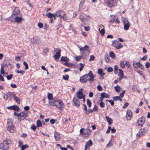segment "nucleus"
<instances>
[{
	"mask_svg": "<svg viewBox=\"0 0 150 150\" xmlns=\"http://www.w3.org/2000/svg\"><path fill=\"white\" fill-rule=\"evenodd\" d=\"M107 4L108 6L110 7H112L113 6V2L108 0V1Z\"/></svg>",
	"mask_w": 150,
	"mask_h": 150,
	"instance_id": "nucleus-29",
	"label": "nucleus"
},
{
	"mask_svg": "<svg viewBox=\"0 0 150 150\" xmlns=\"http://www.w3.org/2000/svg\"><path fill=\"white\" fill-rule=\"evenodd\" d=\"M79 18L81 21L82 22H84V21L86 20L87 21V19L85 18L83 16L81 15H80L79 16Z\"/></svg>",
	"mask_w": 150,
	"mask_h": 150,
	"instance_id": "nucleus-27",
	"label": "nucleus"
},
{
	"mask_svg": "<svg viewBox=\"0 0 150 150\" xmlns=\"http://www.w3.org/2000/svg\"><path fill=\"white\" fill-rule=\"evenodd\" d=\"M97 89L99 91H102L103 89L102 87L100 85L98 86Z\"/></svg>",
	"mask_w": 150,
	"mask_h": 150,
	"instance_id": "nucleus-64",
	"label": "nucleus"
},
{
	"mask_svg": "<svg viewBox=\"0 0 150 150\" xmlns=\"http://www.w3.org/2000/svg\"><path fill=\"white\" fill-rule=\"evenodd\" d=\"M62 18H63L64 20L66 21L67 22H69L70 21L69 17L67 16H63V17Z\"/></svg>",
	"mask_w": 150,
	"mask_h": 150,
	"instance_id": "nucleus-37",
	"label": "nucleus"
},
{
	"mask_svg": "<svg viewBox=\"0 0 150 150\" xmlns=\"http://www.w3.org/2000/svg\"><path fill=\"white\" fill-rule=\"evenodd\" d=\"M46 16L49 18H52V13H47L46 14Z\"/></svg>",
	"mask_w": 150,
	"mask_h": 150,
	"instance_id": "nucleus-50",
	"label": "nucleus"
},
{
	"mask_svg": "<svg viewBox=\"0 0 150 150\" xmlns=\"http://www.w3.org/2000/svg\"><path fill=\"white\" fill-rule=\"evenodd\" d=\"M132 112L131 110H128L127 111L126 117L127 119H128V117H129V119L132 116Z\"/></svg>",
	"mask_w": 150,
	"mask_h": 150,
	"instance_id": "nucleus-22",
	"label": "nucleus"
},
{
	"mask_svg": "<svg viewBox=\"0 0 150 150\" xmlns=\"http://www.w3.org/2000/svg\"><path fill=\"white\" fill-rule=\"evenodd\" d=\"M84 0H81L79 4V7H81L84 4Z\"/></svg>",
	"mask_w": 150,
	"mask_h": 150,
	"instance_id": "nucleus-61",
	"label": "nucleus"
},
{
	"mask_svg": "<svg viewBox=\"0 0 150 150\" xmlns=\"http://www.w3.org/2000/svg\"><path fill=\"white\" fill-rule=\"evenodd\" d=\"M74 103L76 106L77 107H79L80 105L79 100L76 98H74L73 99Z\"/></svg>",
	"mask_w": 150,
	"mask_h": 150,
	"instance_id": "nucleus-13",
	"label": "nucleus"
},
{
	"mask_svg": "<svg viewBox=\"0 0 150 150\" xmlns=\"http://www.w3.org/2000/svg\"><path fill=\"white\" fill-rule=\"evenodd\" d=\"M82 57V56H78L75 57V59L76 61H79Z\"/></svg>",
	"mask_w": 150,
	"mask_h": 150,
	"instance_id": "nucleus-46",
	"label": "nucleus"
},
{
	"mask_svg": "<svg viewBox=\"0 0 150 150\" xmlns=\"http://www.w3.org/2000/svg\"><path fill=\"white\" fill-rule=\"evenodd\" d=\"M23 65L25 66V69H27L28 68V66L27 63L25 62H23Z\"/></svg>",
	"mask_w": 150,
	"mask_h": 150,
	"instance_id": "nucleus-48",
	"label": "nucleus"
},
{
	"mask_svg": "<svg viewBox=\"0 0 150 150\" xmlns=\"http://www.w3.org/2000/svg\"><path fill=\"white\" fill-rule=\"evenodd\" d=\"M122 21L124 25V29L126 30H128L130 26V23L127 19L124 17L122 18Z\"/></svg>",
	"mask_w": 150,
	"mask_h": 150,
	"instance_id": "nucleus-5",
	"label": "nucleus"
},
{
	"mask_svg": "<svg viewBox=\"0 0 150 150\" xmlns=\"http://www.w3.org/2000/svg\"><path fill=\"white\" fill-rule=\"evenodd\" d=\"M79 64L80 66H81V67H80L79 69V70L80 71H81L82 69H83L84 65V64H82L81 63H80Z\"/></svg>",
	"mask_w": 150,
	"mask_h": 150,
	"instance_id": "nucleus-41",
	"label": "nucleus"
},
{
	"mask_svg": "<svg viewBox=\"0 0 150 150\" xmlns=\"http://www.w3.org/2000/svg\"><path fill=\"white\" fill-rule=\"evenodd\" d=\"M48 98L49 100H51L52 98V94L48 93Z\"/></svg>",
	"mask_w": 150,
	"mask_h": 150,
	"instance_id": "nucleus-54",
	"label": "nucleus"
},
{
	"mask_svg": "<svg viewBox=\"0 0 150 150\" xmlns=\"http://www.w3.org/2000/svg\"><path fill=\"white\" fill-rule=\"evenodd\" d=\"M57 13V16L61 18L65 15L64 12L62 10H59Z\"/></svg>",
	"mask_w": 150,
	"mask_h": 150,
	"instance_id": "nucleus-11",
	"label": "nucleus"
},
{
	"mask_svg": "<svg viewBox=\"0 0 150 150\" xmlns=\"http://www.w3.org/2000/svg\"><path fill=\"white\" fill-rule=\"evenodd\" d=\"M110 56L112 58H115V54L114 53L112 52H111L109 54Z\"/></svg>",
	"mask_w": 150,
	"mask_h": 150,
	"instance_id": "nucleus-40",
	"label": "nucleus"
},
{
	"mask_svg": "<svg viewBox=\"0 0 150 150\" xmlns=\"http://www.w3.org/2000/svg\"><path fill=\"white\" fill-rule=\"evenodd\" d=\"M84 77L86 79V82L89 80L91 81L94 80V76L91 71H89L88 74L84 75Z\"/></svg>",
	"mask_w": 150,
	"mask_h": 150,
	"instance_id": "nucleus-6",
	"label": "nucleus"
},
{
	"mask_svg": "<svg viewBox=\"0 0 150 150\" xmlns=\"http://www.w3.org/2000/svg\"><path fill=\"white\" fill-rule=\"evenodd\" d=\"M29 146L27 144H25L23 145H22L21 146V150H24L26 148L28 147Z\"/></svg>",
	"mask_w": 150,
	"mask_h": 150,
	"instance_id": "nucleus-42",
	"label": "nucleus"
},
{
	"mask_svg": "<svg viewBox=\"0 0 150 150\" xmlns=\"http://www.w3.org/2000/svg\"><path fill=\"white\" fill-rule=\"evenodd\" d=\"M93 111V109H88L87 111V110L86 111L85 114L86 115H88L90 113L92 112Z\"/></svg>",
	"mask_w": 150,
	"mask_h": 150,
	"instance_id": "nucleus-44",
	"label": "nucleus"
},
{
	"mask_svg": "<svg viewBox=\"0 0 150 150\" xmlns=\"http://www.w3.org/2000/svg\"><path fill=\"white\" fill-rule=\"evenodd\" d=\"M13 96L15 100L18 103H20V100L18 97H17V96L15 95L14 93V96Z\"/></svg>",
	"mask_w": 150,
	"mask_h": 150,
	"instance_id": "nucleus-35",
	"label": "nucleus"
},
{
	"mask_svg": "<svg viewBox=\"0 0 150 150\" xmlns=\"http://www.w3.org/2000/svg\"><path fill=\"white\" fill-rule=\"evenodd\" d=\"M60 56V53H56L54 55V57L55 59H58Z\"/></svg>",
	"mask_w": 150,
	"mask_h": 150,
	"instance_id": "nucleus-30",
	"label": "nucleus"
},
{
	"mask_svg": "<svg viewBox=\"0 0 150 150\" xmlns=\"http://www.w3.org/2000/svg\"><path fill=\"white\" fill-rule=\"evenodd\" d=\"M105 61L107 63L109 62L110 61V58L109 56L108 55H105Z\"/></svg>",
	"mask_w": 150,
	"mask_h": 150,
	"instance_id": "nucleus-34",
	"label": "nucleus"
},
{
	"mask_svg": "<svg viewBox=\"0 0 150 150\" xmlns=\"http://www.w3.org/2000/svg\"><path fill=\"white\" fill-rule=\"evenodd\" d=\"M13 77V75L11 74H10L9 75H7V79L8 80H10Z\"/></svg>",
	"mask_w": 150,
	"mask_h": 150,
	"instance_id": "nucleus-55",
	"label": "nucleus"
},
{
	"mask_svg": "<svg viewBox=\"0 0 150 150\" xmlns=\"http://www.w3.org/2000/svg\"><path fill=\"white\" fill-rule=\"evenodd\" d=\"M42 124L41 121L39 120H38L37 122V127H42Z\"/></svg>",
	"mask_w": 150,
	"mask_h": 150,
	"instance_id": "nucleus-32",
	"label": "nucleus"
},
{
	"mask_svg": "<svg viewBox=\"0 0 150 150\" xmlns=\"http://www.w3.org/2000/svg\"><path fill=\"white\" fill-rule=\"evenodd\" d=\"M140 64L141 63L139 62H136L135 61H134L133 62V65L134 67L136 68L139 67Z\"/></svg>",
	"mask_w": 150,
	"mask_h": 150,
	"instance_id": "nucleus-20",
	"label": "nucleus"
},
{
	"mask_svg": "<svg viewBox=\"0 0 150 150\" xmlns=\"http://www.w3.org/2000/svg\"><path fill=\"white\" fill-rule=\"evenodd\" d=\"M115 89L117 92H118L120 90V88L119 85H117L115 87Z\"/></svg>",
	"mask_w": 150,
	"mask_h": 150,
	"instance_id": "nucleus-38",
	"label": "nucleus"
},
{
	"mask_svg": "<svg viewBox=\"0 0 150 150\" xmlns=\"http://www.w3.org/2000/svg\"><path fill=\"white\" fill-rule=\"evenodd\" d=\"M100 32V33L101 34L102 36H103L104 34L105 31L104 29L99 30Z\"/></svg>",
	"mask_w": 150,
	"mask_h": 150,
	"instance_id": "nucleus-52",
	"label": "nucleus"
},
{
	"mask_svg": "<svg viewBox=\"0 0 150 150\" xmlns=\"http://www.w3.org/2000/svg\"><path fill=\"white\" fill-rule=\"evenodd\" d=\"M98 73L100 74V75H102V76H104L105 74L103 72V70L101 69H99L98 71Z\"/></svg>",
	"mask_w": 150,
	"mask_h": 150,
	"instance_id": "nucleus-33",
	"label": "nucleus"
},
{
	"mask_svg": "<svg viewBox=\"0 0 150 150\" xmlns=\"http://www.w3.org/2000/svg\"><path fill=\"white\" fill-rule=\"evenodd\" d=\"M93 145V142L91 139H90L86 143V144L85 146V150H86L88 148Z\"/></svg>",
	"mask_w": 150,
	"mask_h": 150,
	"instance_id": "nucleus-10",
	"label": "nucleus"
},
{
	"mask_svg": "<svg viewBox=\"0 0 150 150\" xmlns=\"http://www.w3.org/2000/svg\"><path fill=\"white\" fill-rule=\"evenodd\" d=\"M50 103L52 106H56L61 110H62L64 108V105L62 101L60 100H53L50 102Z\"/></svg>",
	"mask_w": 150,
	"mask_h": 150,
	"instance_id": "nucleus-1",
	"label": "nucleus"
},
{
	"mask_svg": "<svg viewBox=\"0 0 150 150\" xmlns=\"http://www.w3.org/2000/svg\"><path fill=\"white\" fill-rule=\"evenodd\" d=\"M125 65V66H127L128 68H129L130 67V65L128 61L126 62Z\"/></svg>",
	"mask_w": 150,
	"mask_h": 150,
	"instance_id": "nucleus-63",
	"label": "nucleus"
},
{
	"mask_svg": "<svg viewBox=\"0 0 150 150\" xmlns=\"http://www.w3.org/2000/svg\"><path fill=\"white\" fill-rule=\"evenodd\" d=\"M100 96L103 97L104 98H108L110 97V95L108 94L103 92L101 93Z\"/></svg>",
	"mask_w": 150,
	"mask_h": 150,
	"instance_id": "nucleus-26",
	"label": "nucleus"
},
{
	"mask_svg": "<svg viewBox=\"0 0 150 150\" xmlns=\"http://www.w3.org/2000/svg\"><path fill=\"white\" fill-rule=\"evenodd\" d=\"M98 108L97 106L96 105H95L94 108H93V110L94 111H98Z\"/></svg>",
	"mask_w": 150,
	"mask_h": 150,
	"instance_id": "nucleus-56",
	"label": "nucleus"
},
{
	"mask_svg": "<svg viewBox=\"0 0 150 150\" xmlns=\"http://www.w3.org/2000/svg\"><path fill=\"white\" fill-rule=\"evenodd\" d=\"M99 104H100V106L101 107H102L103 108H104V107H105V104L103 102H101Z\"/></svg>",
	"mask_w": 150,
	"mask_h": 150,
	"instance_id": "nucleus-57",
	"label": "nucleus"
},
{
	"mask_svg": "<svg viewBox=\"0 0 150 150\" xmlns=\"http://www.w3.org/2000/svg\"><path fill=\"white\" fill-rule=\"evenodd\" d=\"M87 105L89 106V107H91V103L89 99H88L87 100Z\"/></svg>",
	"mask_w": 150,
	"mask_h": 150,
	"instance_id": "nucleus-39",
	"label": "nucleus"
},
{
	"mask_svg": "<svg viewBox=\"0 0 150 150\" xmlns=\"http://www.w3.org/2000/svg\"><path fill=\"white\" fill-rule=\"evenodd\" d=\"M69 61V59L67 57H62L60 59V61Z\"/></svg>",
	"mask_w": 150,
	"mask_h": 150,
	"instance_id": "nucleus-31",
	"label": "nucleus"
},
{
	"mask_svg": "<svg viewBox=\"0 0 150 150\" xmlns=\"http://www.w3.org/2000/svg\"><path fill=\"white\" fill-rule=\"evenodd\" d=\"M11 143V141L9 139H7L4 141L0 144V149L8 150L9 148Z\"/></svg>",
	"mask_w": 150,
	"mask_h": 150,
	"instance_id": "nucleus-3",
	"label": "nucleus"
},
{
	"mask_svg": "<svg viewBox=\"0 0 150 150\" xmlns=\"http://www.w3.org/2000/svg\"><path fill=\"white\" fill-rule=\"evenodd\" d=\"M54 51L55 52H56V53H61V50L60 48H55Z\"/></svg>",
	"mask_w": 150,
	"mask_h": 150,
	"instance_id": "nucleus-36",
	"label": "nucleus"
},
{
	"mask_svg": "<svg viewBox=\"0 0 150 150\" xmlns=\"http://www.w3.org/2000/svg\"><path fill=\"white\" fill-rule=\"evenodd\" d=\"M54 137L56 141H59L60 139V137L59 134H58L56 131L54 132Z\"/></svg>",
	"mask_w": 150,
	"mask_h": 150,
	"instance_id": "nucleus-17",
	"label": "nucleus"
},
{
	"mask_svg": "<svg viewBox=\"0 0 150 150\" xmlns=\"http://www.w3.org/2000/svg\"><path fill=\"white\" fill-rule=\"evenodd\" d=\"M16 72L18 74L20 73L21 75H23L25 73V71L23 70H21V71L17 70Z\"/></svg>",
	"mask_w": 150,
	"mask_h": 150,
	"instance_id": "nucleus-43",
	"label": "nucleus"
},
{
	"mask_svg": "<svg viewBox=\"0 0 150 150\" xmlns=\"http://www.w3.org/2000/svg\"><path fill=\"white\" fill-rule=\"evenodd\" d=\"M106 101L108 102L111 104V105L112 106L114 104V102L112 100H107Z\"/></svg>",
	"mask_w": 150,
	"mask_h": 150,
	"instance_id": "nucleus-49",
	"label": "nucleus"
},
{
	"mask_svg": "<svg viewBox=\"0 0 150 150\" xmlns=\"http://www.w3.org/2000/svg\"><path fill=\"white\" fill-rule=\"evenodd\" d=\"M14 19L16 22L20 23L22 21V18L21 17L16 16Z\"/></svg>",
	"mask_w": 150,
	"mask_h": 150,
	"instance_id": "nucleus-23",
	"label": "nucleus"
},
{
	"mask_svg": "<svg viewBox=\"0 0 150 150\" xmlns=\"http://www.w3.org/2000/svg\"><path fill=\"white\" fill-rule=\"evenodd\" d=\"M14 93L13 92H8L4 94L3 98L4 99L6 100L8 98H11L12 96H13Z\"/></svg>",
	"mask_w": 150,
	"mask_h": 150,
	"instance_id": "nucleus-8",
	"label": "nucleus"
},
{
	"mask_svg": "<svg viewBox=\"0 0 150 150\" xmlns=\"http://www.w3.org/2000/svg\"><path fill=\"white\" fill-rule=\"evenodd\" d=\"M80 80L81 82L83 83L86 82V79L84 77V75L81 76L80 77Z\"/></svg>",
	"mask_w": 150,
	"mask_h": 150,
	"instance_id": "nucleus-25",
	"label": "nucleus"
},
{
	"mask_svg": "<svg viewBox=\"0 0 150 150\" xmlns=\"http://www.w3.org/2000/svg\"><path fill=\"white\" fill-rule=\"evenodd\" d=\"M7 108L8 109L13 110L17 111H18L20 110L19 108L17 105L8 106L7 107Z\"/></svg>",
	"mask_w": 150,
	"mask_h": 150,
	"instance_id": "nucleus-12",
	"label": "nucleus"
},
{
	"mask_svg": "<svg viewBox=\"0 0 150 150\" xmlns=\"http://www.w3.org/2000/svg\"><path fill=\"white\" fill-rule=\"evenodd\" d=\"M65 64L69 67H71L73 65L71 63L68 62H65Z\"/></svg>",
	"mask_w": 150,
	"mask_h": 150,
	"instance_id": "nucleus-58",
	"label": "nucleus"
},
{
	"mask_svg": "<svg viewBox=\"0 0 150 150\" xmlns=\"http://www.w3.org/2000/svg\"><path fill=\"white\" fill-rule=\"evenodd\" d=\"M6 126L7 130L10 132H13L15 130L13 123L10 119L8 120Z\"/></svg>",
	"mask_w": 150,
	"mask_h": 150,
	"instance_id": "nucleus-4",
	"label": "nucleus"
},
{
	"mask_svg": "<svg viewBox=\"0 0 150 150\" xmlns=\"http://www.w3.org/2000/svg\"><path fill=\"white\" fill-rule=\"evenodd\" d=\"M89 47L87 45H85L83 47H81L80 50L82 51L81 54L83 59H86L87 58L90 53L88 50Z\"/></svg>",
	"mask_w": 150,
	"mask_h": 150,
	"instance_id": "nucleus-2",
	"label": "nucleus"
},
{
	"mask_svg": "<svg viewBox=\"0 0 150 150\" xmlns=\"http://www.w3.org/2000/svg\"><path fill=\"white\" fill-rule=\"evenodd\" d=\"M76 94H77V98L79 99H82L83 97L85 95H83L81 91H79L77 92Z\"/></svg>",
	"mask_w": 150,
	"mask_h": 150,
	"instance_id": "nucleus-15",
	"label": "nucleus"
},
{
	"mask_svg": "<svg viewBox=\"0 0 150 150\" xmlns=\"http://www.w3.org/2000/svg\"><path fill=\"white\" fill-rule=\"evenodd\" d=\"M91 133V131L89 129H85L83 132V135H88Z\"/></svg>",
	"mask_w": 150,
	"mask_h": 150,
	"instance_id": "nucleus-18",
	"label": "nucleus"
},
{
	"mask_svg": "<svg viewBox=\"0 0 150 150\" xmlns=\"http://www.w3.org/2000/svg\"><path fill=\"white\" fill-rule=\"evenodd\" d=\"M31 41L32 43L35 44L38 42L39 40L38 39L33 38L31 39Z\"/></svg>",
	"mask_w": 150,
	"mask_h": 150,
	"instance_id": "nucleus-28",
	"label": "nucleus"
},
{
	"mask_svg": "<svg viewBox=\"0 0 150 150\" xmlns=\"http://www.w3.org/2000/svg\"><path fill=\"white\" fill-rule=\"evenodd\" d=\"M120 65L121 67L122 68H124L125 67V65L124 64V62L123 61H122L121 62Z\"/></svg>",
	"mask_w": 150,
	"mask_h": 150,
	"instance_id": "nucleus-62",
	"label": "nucleus"
},
{
	"mask_svg": "<svg viewBox=\"0 0 150 150\" xmlns=\"http://www.w3.org/2000/svg\"><path fill=\"white\" fill-rule=\"evenodd\" d=\"M43 25V24L39 22L38 23V26L40 28H42Z\"/></svg>",
	"mask_w": 150,
	"mask_h": 150,
	"instance_id": "nucleus-59",
	"label": "nucleus"
},
{
	"mask_svg": "<svg viewBox=\"0 0 150 150\" xmlns=\"http://www.w3.org/2000/svg\"><path fill=\"white\" fill-rule=\"evenodd\" d=\"M106 119L109 125H111L112 124V120L108 116L106 117Z\"/></svg>",
	"mask_w": 150,
	"mask_h": 150,
	"instance_id": "nucleus-24",
	"label": "nucleus"
},
{
	"mask_svg": "<svg viewBox=\"0 0 150 150\" xmlns=\"http://www.w3.org/2000/svg\"><path fill=\"white\" fill-rule=\"evenodd\" d=\"M119 98V96H116L113 97L112 98L113 100L114 101H116L117 100H118Z\"/></svg>",
	"mask_w": 150,
	"mask_h": 150,
	"instance_id": "nucleus-51",
	"label": "nucleus"
},
{
	"mask_svg": "<svg viewBox=\"0 0 150 150\" xmlns=\"http://www.w3.org/2000/svg\"><path fill=\"white\" fill-rule=\"evenodd\" d=\"M69 75L67 74L64 75L62 76L63 79L65 80H67L69 79Z\"/></svg>",
	"mask_w": 150,
	"mask_h": 150,
	"instance_id": "nucleus-47",
	"label": "nucleus"
},
{
	"mask_svg": "<svg viewBox=\"0 0 150 150\" xmlns=\"http://www.w3.org/2000/svg\"><path fill=\"white\" fill-rule=\"evenodd\" d=\"M144 129H141L139 132L137 134V135L138 137H140L142 136V135L144 134Z\"/></svg>",
	"mask_w": 150,
	"mask_h": 150,
	"instance_id": "nucleus-21",
	"label": "nucleus"
},
{
	"mask_svg": "<svg viewBox=\"0 0 150 150\" xmlns=\"http://www.w3.org/2000/svg\"><path fill=\"white\" fill-rule=\"evenodd\" d=\"M20 13L19 9L18 7H16L13 13V15L15 16L18 15Z\"/></svg>",
	"mask_w": 150,
	"mask_h": 150,
	"instance_id": "nucleus-16",
	"label": "nucleus"
},
{
	"mask_svg": "<svg viewBox=\"0 0 150 150\" xmlns=\"http://www.w3.org/2000/svg\"><path fill=\"white\" fill-rule=\"evenodd\" d=\"M119 72L118 74V76L120 77L119 79L120 81L123 78L124 74L123 71L122 69H119Z\"/></svg>",
	"mask_w": 150,
	"mask_h": 150,
	"instance_id": "nucleus-14",
	"label": "nucleus"
},
{
	"mask_svg": "<svg viewBox=\"0 0 150 150\" xmlns=\"http://www.w3.org/2000/svg\"><path fill=\"white\" fill-rule=\"evenodd\" d=\"M145 118L144 117H140L138 121L137 122L138 125L142 126L145 122Z\"/></svg>",
	"mask_w": 150,
	"mask_h": 150,
	"instance_id": "nucleus-9",
	"label": "nucleus"
},
{
	"mask_svg": "<svg viewBox=\"0 0 150 150\" xmlns=\"http://www.w3.org/2000/svg\"><path fill=\"white\" fill-rule=\"evenodd\" d=\"M112 45L115 48L118 49H121L123 47L122 44L117 40L114 41Z\"/></svg>",
	"mask_w": 150,
	"mask_h": 150,
	"instance_id": "nucleus-7",
	"label": "nucleus"
},
{
	"mask_svg": "<svg viewBox=\"0 0 150 150\" xmlns=\"http://www.w3.org/2000/svg\"><path fill=\"white\" fill-rule=\"evenodd\" d=\"M125 92V90H123L122 92L120 94V96L122 98H123Z\"/></svg>",
	"mask_w": 150,
	"mask_h": 150,
	"instance_id": "nucleus-53",
	"label": "nucleus"
},
{
	"mask_svg": "<svg viewBox=\"0 0 150 150\" xmlns=\"http://www.w3.org/2000/svg\"><path fill=\"white\" fill-rule=\"evenodd\" d=\"M26 117L24 116L23 113L22 112L20 113L19 117H18V120L20 121L24 120Z\"/></svg>",
	"mask_w": 150,
	"mask_h": 150,
	"instance_id": "nucleus-19",
	"label": "nucleus"
},
{
	"mask_svg": "<svg viewBox=\"0 0 150 150\" xmlns=\"http://www.w3.org/2000/svg\"><path fill=\"white\" fill-rule=\"evenodd\" d=\"M145 66L147 68H149L150 67V64L148 62H147L145 64Z\"/></svg>",
	"mask_w": 150,
	"mask_h": 150,
	"instance_id": "nucleus-60",
	"label": "nucleus"
},
{
	"mask_svg": "<svg viewBox=\"0 0 150 150\" xmlns=\"http://www.w3.org/2000/svg\"><path fill=\"white\" fill-rule=\"evenodd\" d=\"M4 66H1V69L0 70V73L1 74H4L5 73L4 70Z\"/></svg>",
	"mask_w": 150,
	"mask_h": 150,
	"instance_id": "nucleus-45",
	"label": "nucleus"
}]
</instances>
